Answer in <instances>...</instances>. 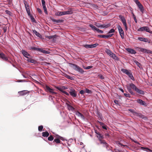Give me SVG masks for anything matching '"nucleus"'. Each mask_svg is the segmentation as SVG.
<instances>
[{
  "instance_id": "obj_1",
  "label": "nucleus",
  "mask_w": 152,
  "mask_h": 152,
  "mask_svg": "<svg viewBox=\"0 0 152 152\" xmlns=\"http://www.w3.org/2000/svg\"><path fill=\"white\" fill-rule=\"evenodd\" d=\"M126 88L128 91L132 95H134L135 93L132 90V89L135 91L136 93L141 94L144 95L145 94L144 91L138 88L133 83H131L129 85L126 86Z\"/></svg>"
},
{
  "instance_id": "obj_2",
  "label": "nucleus",
  "mask_w": 152,
  "mask_h": 152,
  "mask_svg": "<svg viewBox=\"0 0 152 152\" xmlns=\"http://www.w3.org/2000/svg\"><path fill=\"white\" fill-rule=\"evenodd\" d=\"M69 64L70 65V67H72L73 69L77 71L82 74H83L84 73V71L83 69L77 65L72 63H70Z\"/></svg>"
},
{
  "instance_id": "obj_3",
  "label": "nucleus",
  "mask_w": 152,
  "mask_h": 152,
  "mask_svg": "<svg viewBox=\"0 0 152 152\" xmlns=\"http://www.w3.org/2000/svg\"><path fill=\"white\" fill-rule=\"evenodd\" d=\"M73 13V11L71 9L66 11H58L55 13V15L59 16H62L65 15L71 14Z\"/></svg>"
},
{
  "instance_id": "obj_4",
  "label": "nucleus",
  "mask_w": 152,
  "mask_h": 152,
  "mask_svg": "<svg viewBox=\"0 0 152 152\" xmlns=\"http://www.w3.org/2000/svg\"><path fill=\"white\" fill-rule=\"evenodd\" d=\"M134 1L137 5L140 11L142 13H143L144 11V9L143 6L141 4L138 0H134Z\"/></svg>"
},
{
  "instance_id": "obj_5",
  "label": "nucleus",
  "mask_w": 152,
  "mask_h": 152,
  "mask_svg": "<svg viewBox=\"0 0 152 152\" xmlns=\"http://www.w3.org/2000/svg\"><path fill=\"white\" fill-rule=\"evenodd\" d=\"M30 49L38 51L39 52L45 54H49L50 53L49 51L45 50L42 48H38L36 47H31Z\"/></svg>"
},
{
  "instance_id": "obj_6",
  "label": "nucleus",
  "mask_w": 152,
  "mask_h": 152,
  "mask_svg": "<svg viewBox=\"0 0 152 152\" xmlns=\"http://www.w3.org/2000/svg\"><path fill=\"white\" fill-rule=\"evenodd\" d=\"M138 31H144L150 33H152V31H151L149 28L147 26H143L140 27L137 29Z\"/></svg>"
},
{
  "instance_id": "obj_7",
  "label": "nucleus",
  "mask_w": 152,
  "mask_h": 152,
  "mask_svg": "<svg viewBox=\"0 0 152 152\" xmlns=\"http://www.w3.org/2000/svg\"><path fill=\"white\" fill-rule=\"evenodd\" d=\"M133 113L134 115L137 117H138L140 118L144 119V120H146L147 119V117L142 115L141 113L134 111L133 112Z\"/></svg>"
},
{
  "instance_id": "obj_8",
  "label": "nucleus",
  "mask_w": 152,
  "mask_h": 152,
  "mask_svg": "<svg viewBox=\"0 0 152 152\" xmlns=\"http://www.w3.org/2000/svg\"><path fill=\"white\" fill-rule=\"evenodd\" d=\"M70 91L69 92V94L72 97L75 98L77 96V92L75 90L71 88L69 89Z\"/></svg>"
},
{
  "instance_id": "obj_9",
  "label": "nucleus",
  "mask_w": 152,
  "mask_h": 152,
  "mask_svg": "<svg viewBox=\"0 0 152 152\" xmlns=\"http://www.w3.org/2000/svg\"><path fill=\"white\" fill-rule=\"evenodd\" d=\"M69 103H70V102L68 100L65 103V104L67 106L68 110H69V111H74L75 110V108L72 106L70 105Z\"/></svg>"
},
{
  "instance_id": "obj_10",
  "label": "nucleus",
  "mask_w": 152,
  "mask_h": 152,
  "mask_svg": "<svg viewBox=\"0 0 152 152\" xmlns=\"http://www.w3.org/2000/svg\"><path fill=\"white\" fill-rule=\"evenodd\" d=\"M117 27L121 38L123 39L124 38V31L120 25H118Z\"/></svg>"
},
{
  "instance_id": "obj_11",
  "label": "nucleus",
  "mask_w": 152,
  "mask_h": 152,
  "mask_svg": "<svg viewBox=\"0 0 152 152\" xmlns=\"http://www.w3.org/2000/svg\"><path fill=\"white\" fill-rule=\"evenodd\" d=\"M24 3L27 13H28V15H29L31 13L30 12L29 6L27 4V2L26 1H24Z\"/></svg>"
},
{
  "instance_id": "obj_12",
  "label": "nucleus",
  "mask_w": 152,
  "mask_h": 152,
  "mask_svg": "<svg viewBox=\"0 0 152 152\" xmlns=\"http://www.w3.org/2000/svg\"><path fill=\"white\" fill-rule=\"evenodd\" d=\"M114 34H109L108 35H98L97 36V37L99 38H104L105 39H107L109 38H110L112 37L113 35Z\"/></svg>"
},
{
  "instance_id": "obj_13",
  "label": "nucleus",
  "mask_w": 152,
  "mask_h": 152,
  "mask_svg": "<svg viewBox=\"0 0 152 152\" xmlns=\"http://www.w3.org/2000/svg\"><path fill=\"white\" fill-rule=\"evenodd\" d=\"M99 44L97 43H96L94 44H91V45H84V46L85 48H95Z\"/></svg>"
},
{
  "instance_id": "obj_14",
  "label": "nucleus",
  "mask_w": 152,
  "mask_h": 152,
  "mask_svg": "<svg viewBox=\"0 0 152 152\" xmlns=\"http://www.w3.org/2000/svg\"><path fill=\"white\" fill-rule=\"evenodd\" d=\"M45 89L47 91H49L50 93L53 94H56V93L53 91V89L50 88L48 86H46L45 87Z\"/></svg>"
},
{
  "instance_id": "obj_15",
  "label": "nucleus",
  "mask_w": 152,
  "mask_h": 152,
  "mask_svg": "<svg viewBox=\"0 0 152 152\" xmlns=\"http://www.w3.org/2000/svg\"><path fill=\"white\" fill-rule=\"evenodd\" d=\"M138 39L140 41L144 42H145L150 43L149 40L147 38L143 37H138Z\"/></svg>"
},
{
  "instance_id": "obj_16",
  "label": "nucleus",
  "mask_w": 152,
  "mask_h": 152,
  "mask_svg": "<svg viewBox=\"0 0 152 152\" xmlns=\"http://www.w3.org/2000/svg\"><path fill=\"white\" fill-rule=\"evenodd\" d=\"M21 52L23 55L27 58H28V57L31 56L29 53H28V52L25 50H21Z\"/></svg>"
},
{
  "instance_id": "obj_17",
  "label": "nucleus",
  "mask_w": 152,
  "mask_h": 152,
  "mask_svg": "<svg viewBox=\"0 0 152 152\" xmlns=\"http://www.w3.org/2000/svg\"><path fill=\"white\" fill-rule=\"evenodd\" d=\"M28 57V58L26 60L27 61L30 63H33L34 64H35L37 63L36 61L32 59V57L31 56H29Z\"/></svg>"
},
{
  "instance_id": "obj_18",
  "label": "nucleus",
  "mask_w": 152,
  "mask_h": 152,
  "mask_svg": "<svg viewBox=\"0 0 152 152\" xmlns=\"http://www.w3.org/2000/svg\"><path fill=\"white\" fill-rule=\"evenodd\" d=\"M0 58L4 61H7L8 60V58L5 55L2 53H0Z\"/></svg>"
},
{
  "instance_id": "obj_19",
  "label": "nucleus",
  "mask_w": 152,
  "mask_h": 152,
  "mask_svg": "<svg viewBox=\"0 0 152 152\" xmlns=\"http://www.w3.org/2000/svg\"><path fill=\"white\" fill-rule=\"evenodd\" d=\"M126 50L129 53L132 54H135L136 53V52L134 50L131 48H127Z\"/></svg>"
},
{
  "instance_id": "obj_20",
  "label": "nucleus",
  "mask_w": 152,
  "mask_h": 152,
  "mask_svg": "<svg viewBox=\"0 0 152 152\" xmlns=\"http://www.w3.org/2000/svg\"><path fill=\"white\" fill-rule=\"evenodd\" d=\"M28 92L26 90H23L18 92L20 96H24L26 95Z\"/></svg>"
},
{
  "instance_id": "obj_21",
  "label": "nucleus",
  "mask_w": 152,
  "mask_h": 152,
  "mask_svg": "<svg viewBox=\"0 0 152 152\" xmlns=\"http://www.w3.org/2000/svg\"><path fill=\"white\" fill-rule=\"evenodd\" d=\"M137 102L140 105H146V103L145 101H143L141 99H138L137 100Z\"/></svg>"
},
{
  "instance_id": "obj_22",
  "label": "nucleus",
  "mask_w": 152,
  "mask_h": 152,
  "mask_svg": "<svg viewBox=\"0 0 152 152\" xmlns=\"http://www.w3.org/2000/svg\"><path fill=\"white\" fill-rule=\"evenodd\" d=\"M121 71L124 74L127 75L130 72H131V70H128L127 69H122L121 70Z\"/></svg>"
},
{
  "instance_id": "obj_23",
  "label": "nucleus",
  "mask_w": 152,
  "mask_h": 152,
  "mask_svg": "<svg viewBox=\"0 0 152 152\" xmlns=\"http://www.w3.org/2000/svg\"><path fill=\"white\" fill-rule=\"evenodd\" d=\"M121 71L124 74L127 75L130 72H131V70H128L127 69H122L121 70Z\"/></svg>"
},
{
  "instance_id": "obj_24",
  "label": "nucleus",
  "mask_w": 152,
  "mask_h": 152,
  "mask_svg": "<svg viewBox=\"0 0 152 152\" xmlns=\"http://www.w3.org/2000/svg\"><path fill=\"white\" fill-rule=\"evenodd\" d=\"M132 80H134V78L131 72H130L127 75Z\"/></svg>"
},
{
  "instance_id": "obj_25",
  "label": "nucleus",
  "mask_w": 152,
  "mask_h": 152,
  "mask_svg": "<svg viewBox=\"0 0 152 152\" xmlns=\"http://www.w3.org/2000/svg\"><path fill=\"white\" fill-rule=\"evenodd\" d=\"M33 33L34 34L37 36L39 37H41V35L38 32L36 31L35 30H33Z\"/></svg>"
},
{
  "instance_id": "obj_26",
  "label": "nucleus",
  "mask_w": 152,
  "mask_h": 152,
  "mask_svg": "<svg viewBox=\"0 0 152 152\" xmlns=\"http://www.w3.org/2000/svg\"><path fill=\"white\" fill-rule=\"evenodd\" d=\"M139 49L141 52L144 53H147L148 50L143 48H139Z\"/></svg>"
},
{
  "instance_id": "obj_27",
  "label": "nucleus",
  "mask_w": 152,
  "mask_h": 152,
  "mask_svg": "<svg viewBox=\"0 0 152 152\" xmlns=\"http://www.w3.org/2000/svg\"><path fill=\"white\" fill-rule=\"evenodd\" d=\"M49 133L47 131L42 133V136L44 137H47L49 136Z\"/></svg>"
},
{
  "instance_id": "obj_28",
  "label": "nucleus",
  "mask_w": 152,
  "mask_h": 152,
  "mask_svg": "<svg viewBox=\"0 0 152 152\" xmlns=\"http://www.w3.org/2000/svg\"><path fill=\"white\" fill-rule=\"evenodd\" d=\"M110 26V25L109 24H103L101 25V28H107L109 27Z\"/></svg>"
},
{
  "instance_id": "obj_29",
  "label": "nucleus",
  "mask_w": 152,
  "mask_h": 152,
  "mask_svg": "<svg viewBox=\"0 0 152 152\" xmlns=\"http://www.w3.org/2000/svg\"><path fill=\"white\" fill-rule=\"evenodd\" d=\"M99 140L100 141L101 144H103L105 145L106 147H107L108 145V144L105 142V140H102L100 139H99Z\"/></svg>"
},
{
  "instance_id": "obj_30",
  "label": "nucleus",
  "mask_w": 152,
  "mask_h": 152,
  "mask_svg": "<svg viewBox=\"0 0 152 152\" xmlns=\"http://www.w3.org/2000/svg\"><path fill=\"white\" fill-rule=\"evenodd\" d=\"M140 148L141 149L144 150V151H146L147 152L148 151L150 152H152V150L147 148H145L143 147H141Z\"/></svg>"
},
{
  "instance_id": "obj_31",
  "label": "nucleus",
  "mask_w": 152,
  "mask_h": 152,
  "mask_svg": "<svg viewBox=\"0 0 152 152\" xmlns=\"http://www.w3.org/2000/svg\"><path fill=\"white\" fill-rule=\"evenodd\" d=\"M122 23H123V25L125 27V30L126 31H127L128 30V27L126 23V20H125V21L122 22Z\"/></svg>"
},
{
  "instance_id": "obj_32",
  "label": "nucleus",
  "mask_w": 152,
  "mask_h": 152,
  "mask_svg": "<svg viewBox=\"0 0 152 152\" xmlns=\"http://www.w3.org/2000/svg\"><path fill=\"white\" fill-rule=\"evenodd\" d=\"M89 26L92 28L93 30L94 31H96L98 28L95 27L94 26L91 24Z\"/></svg>"
},
{
  "instance_id": "obj_33",
  "label": "nucleus",
  "mask_w": 152,
  "mask_h": 152,
  "mask_svg": "<svg viewBox=\"0 0 152 152\" xmlns=\"http://www.w3.org/2000/svg\"><path fill=\"white\" fill-rule=\"evenodd\" d=\"M119 18L121 19V20L122 21V22L126 20L124 17L122 15H119Z\"/></svg>"
},
{
  "instance_id": "obj_34",
  "label": "nucleus",
  "mask_w": 152,
  "mask_h": 152,
  "mask_svg": "<svg viewBox=\"0 0 152 152\" xmlns=\"http://www.w3.org/2000/svg\"><path fill=\"white\" fill-rule=\"evenodd\" d=\"M53 21L54 22H56L57 23H60L63 22V20L60 19H54Z\"/></svg>"
},
{
  "instance_id": "obj_35",
  "label": "nucleus",
  "mask_w": 152,
  "mask_h": 152,
  "mask_svg": "<svg viewBox=\"0 0 152 152\" xmlns=\"http://www.w3.org/2000/svg\"><path fill=\"white\" fill-rule=\"evenodd\" d=\"M85 92L88 94H91L92 93V91L91 90H89L87 88H86L85 89Z\"/></svg>"
},
{
  "instance_id": "obj_36",
  "label": "nucleus",
  "mask_w": 152,
  "mask_h": 152,
  "mask_svg": "<svg viewBox=\"0 0 152 152\" xmlns=\"http://www.w3.org/2000/svg\"><path fill=\"white\" fill-rule=\"evenodd\" d=\"M28 15L29 16L31 19L32 22H36V21H35V20L34 19V17L31 14H30V15Z\"/></svg>"
},
{
  "instance_id": "obj_37",
  "label": "nucleus",
  "mask_w": 152,
  "mask_h": 152,
  "mask_svg": "<svg viewBox=\"0 0 152 152\" xmlns=\"http://www.w3.org/2000/svg\"><path fill=\"white\" fill-rule=\"evenodd\" d=\"M106 52L107 53V54L109 55V56L110 55L113 53L111 50H110L109 49H106Z\"/></svg>"
},
{
  "instance_id": "obj_38",
  "label": "nucleus",
  "mask_w": 152,
  "mask_h": 152,
  "mask_svg": "<svg viewBox=\"0 0 152 152\" xmlns=\"http://www.w3.org/2000/svg\"><path fill=\"white\" fill-rule=\"evenodd\" d=\"M53 142H55L57 144H58L60 143L61 141L58 138H57L55 139Z\"/></svg>"
},
{
  "instance_id": "obj_39",
  "label": "nucleus",
  "mask_w": 152,
  "mask_h": 152,
  "mask_svg": "<svg viewBox=\"0 0 152 152\" xmlns=\"http://www.w3.org/2000/svg\"><path fill=\"white\" fill-rule=\"evenodd\" d=\"M134 62L136 64V65L139 67L140 68L141 65L140 63H139L138 61H134Z\"/></svg>"
},
{
  "instance_id": "obj_40",
  "label": "nucleus",
  "mask_w": 152,
  "mask_h": 152,
  "mask_svg": "<svg viewBox=\"0 0 152 152\" xmlns=\"http://www.w3.org/2000/svg\"><path fill=\"white\" fill-rule=\"evenodd\" d=\"M56 88L60 91L62 93V91H63L64 90H63V88H62V86L61 87H57Z\"/></svg>"
},
{
  "instance_id": "obj_41",
  "label": "nucleus",
  "mask_w": 152,
  "mask_h": 152,
  "mask_svg": "<svg viewBox=\"0 0 152 152\" xmlns=\"http://www.w3.org/2000/svg\"><path fill=\"white\" fill-rule=\"evenodd\" d=\"M43 8V9L44 10V12L46 14H48V11H47V8L46 7V6H42Z\"/></svg>"
},
{
  "instance_id": "obj_42",
  "label": "nucleus",
  "mask_w": 152,
  "mask_h": 152,
  "mask_svg": "<svg viewBox=\"0 0 152 152\" xmlns=\"http://www.w3.org/2000/svg\"><path fill=\"white\" fill-rule=\"evenodd\" d=\"M53 139L54 138L52 135L50 136L48 138V140L50 141H52Z\"/></svg>"
},
{
  "instance_id": "obj_43",
  "label": "nucleus",
  "mask_w": 152,
  "mask_h": 152,
  "mask_svg": "<svg viewBox=\"0 0 152 152\" xmlns=\"http://www.w3.org/2000/svg\"><path fill=\"white\" fill-rule=\"evenodd\" d=\"M56 36V35H54L53 36H48L47 37L49 39H54V38H55V37Z\"/></svg>"
},
{
  "instance_id": "obj_44",
  "label": "nucleus",
  "mask_w": 152,
  "mask_h": 152,
  "mask_svg": "<svg viewBox=\"0 0 152 152\" xmlns=\"http://www.w3.org/2000/svg\"><path fill=\"white\" fill-rule=\"evenodd\" d=\"M43 127L41 125L38 127V131L39 132H41L43 129Z\"/></svg>"
},
{
  "instance_id": "obj_45",
  "label": "nucleus",
  "mask_w": 152,
  "mask_h": 152,
  "mask_svg": "<svg viewBox=\"0 0 152 152\" xmlns=\"http://www.w3.org/2000/svg\"><path fill=\"white\" fill-rule=\"evenodd\" d=\"M82 114V113H81L78 111L76 112L75 113L76 115H77L78 117H80Z\"/></svg>"
},
{
  "instance_id": "obj_46",
  "label": "nucleus",
  "mask_w": 152,
  "mask_h": 152,
  "mask_svg": "<svg viewBox=\"0 0 152 152\" xmlns=\"http://www.w3.org/2000/svg\"><path fill=\"white\" fill-rule=\"evenodd\" d=\"M110 56L111 57H112L113 58H115L116 57L115 55V54L113 53Z\"/></svg>"
},
{
  "instance_id": "obj_47",
  "label": "nucleus",
  "mask_w": 152,
  "mask_h": 152,
  "mask_svg": "<svg viewBox=\"0 0 152 152\" xmlns=\"http://www.w3.org/2000/svg\"><path fill=\"white\" fill-rule=\"evenodd\" d=\"M5 12L6 14L9 15H11L12 14V13L10 11L8 10H5Z\"/></svg>"
},
{
  "instance_id": "obj_48",
  "label": "nucleus",
  "mask_w": 152,
  "mask_h": 152,
  "mask_svg": "<svg viewBox=\"0 0 152 152\" xmlns=\"http://www.w3.org/2000/svg\"><path fill=\"white\" fill-rule=\"evenodd\" d=\"M98 33H103L104 32L103 31L99 29L98 28H97L96 31Z\"/></svg>"
},
{
  "instance_id": "obj_49",
  "label": "nucleus",
  "mask_w": 152,
  "mask_h": 152,
  "mask_svg": "<svg viewBox=\"0 0 152 152\" xmlns=\"http://www.w3.org/2000/svg\"><path fill=\"white\" fill-rule=\"evenodd\" d=\"M124 96H125L126 97H131L130 95L129 94L124 93Z\"/></svg>"
},
{
  "instance_id": "obj_50",
  "label": "nucleus",
  "mask_w": 152,
  "mask_h": 152,
  "mask_svg": "<svg viewBox=\"0 0 152 152\" xmlns=\"http://www.w3.org/2000/svg\"><path fill=\"white\" fill-rule=\"evenodd\" d=\"M114 32H115L114 29H113V28H112L108 32V34H110V33H113Z\"/></svg>"
},
{
  "instance_id": "obj_51",
  "label": "nucleus",
  "mask_w": 152,
  "mask_h": 152,
  "mask_svg": "<svg viewBox=\"0 0 152 152\" xmlns=\"http://www.w3.org/2000/svg\"><path fill=\"white\" fill-rule=\"evenodd\" d=\"M101 25L100 23H98L96 24V26L98 28H101Z\"/></svg>"
},
{
  "instance_id": "obj_52",
  "label": "nucleus",
  "mask_w": 152,
  "mask_h": 152,
  "mask_svg": "<svg viewBox=\"0 0 152 152\" xmlns=\"http://www.w3.org/2000/svg\"><path fill=\"white\" fill-rule=\"evenodd\" d=\"M66 77L68 79L72 80V78L70 76L68 75H66Z\"/></svg>"
},
{
  "instance_id": "obj_53",
  "label": "nucleus",
  "mask_w": 152,
  "mask_h": 152,
  "mask_svg": "<svg viewBox=\"0 0 152 152\" xmlns=\"http://www.w3.org/2000/svg\"><path fill=\"white\" fill-rule=\"evenodd\" d=\"M92 66H88L87 67H84L83 68L85 69H88L91 68H92Z\"/></svg>"
},
{
  "instance_id": "obj_54",
  "label": "nucleus",
  "mask_w": 152,
  "mask_h": 152,
  "mask_svg": "<svg viewBox=\"0 0 152 152\" xmlns=\"http://www.w3.org/2000/svg\"><path fill=\"white\" fill-rule=\"evenodd\" d=\"M98 77L101 79H104V77L102 75L100 74L98 75Z\"/></svg>"
},
{
  "instance_id": "obj_55",
  "label": "nucleus",
  "mask_w": 152,
  "mask_h": 152,
  "mask_svg": "<svg viewBox=\"0 0 152 152\" xmlns=\"http://www.w3.org/2000/svg\"><path fill=\"white\" fill-rule=\"evenodd\" d=\"M85 92V90H82L80 91L79 93L81 94H84Z\"/></svg>"
},
{
  "instance_id": "obj_56",
  "label": "nucleus",
  "mask_w": 152,
  "mask_h": 152,
  "mask_svg": "<svg viewBox=\"0 0 152 152\" xmlns=\"http://www.w3.org/2000/svg\"><path fill=\"white\" fill-rule=\"evenodd\" d=\"M96 133L98 135V137L99 138H103V136H102L101 134H98L97 133H96Z\"/></svg>"
},
{
  "instance_id": "obj_57",
  "label": "nucleus",
  "mask_w": 152,
  "mask_h": 152,
  "mask_svg": "<svg viewBox=\"0 0 152 152\" xmlns=\"http://www.w3.org/2000/svg\"><path fill=\"white\" fill-rule=\"evenodd\" d=\"M62 93L66 94L67 96H69V93H67V92L65 91H62Z\"/></svg>"
},
{
  "instance_id": "obj_58",
  "label": "nucleus",
  "mask_w": 152,
  "mask_h": 152,
  "mask_svg": "<svg viewBox=\"0 0 152 152\" xmlns=\"http://www.w3.org/2000/svg\"><path fill=\"white\" fill-rule=\"evenodd\" d=\"M42 6L45 5V2L44 0H41Z\"/></svg>"
},
{
  "instance_id": "obj_59",
  "label": "nucleus",
  "mask_w": 152,
  "mask_h": 152,
  "mask_svg": "<svg viewBox=\"0 0 152 152\" xmlns=\"http://www.w3.org/2000/svg\"><path fill=\"white\" fill-rule=\"evenodd\" d=\"M57 138H59H59H60V139H61L62 140H64V138L62 137H61V136H59V135H57Z\"/></svg>"
},
{
  "instance_id": "obj_60",
  "label": "nucleus",
  "mask_w": 152,
  "mask_h": 152,
  "mask_svg": "<svg viewBox=\"0 0 152 152\" xmlns=\"http://www.w3.org/2000/svg\"><path fill=\"white\" fill-rule=\"evenodd\" d=\"M79 117H80V118H81L82 119H83L84 120H85V117L82 114Z\"/></svg>"
},
{
  "instance_id": "obj_61",
  "label": "nucleus",
  "mask_w": 152,
  "mask_h": 152,
  "mask_svg": "<svg viewBox=\"0 0 152 152\" xmlns=\"http://www.w3.org/2000/svg\"><path fill=\"white\" fill-rule=\"evenodd\" d=\"M98 117L99 118L102 120H103V118L102 115L100 114H99L98 115Z\"/></svg>"
},
{
  "instance_id": "obj_62",
  "label": "nucleus",
  "mask_w": 152,
  "mask_h": 152,
  "mask_svg": "<svg viewBox=\"0 0 152 152\" xmlns=\"http://www.w3.org/2000/svg\"><path fill=\"white\" fill-rule=\"evenodd\" d=\"M37 11L38 12L40 13V14H41L42 13V11H41V10L39 8H37Z\"/></svg>"
},
{
  "instance_id": "obj_63",
  "label": "nucleus",
  "mask_w": 152,
  "mask_h": 152,
  "mask_svg": "<svg viewBox=\"0 0 152 152\" xmlns=\"http://www.w3.org/2000/svg\"><path fill=\"white\" fill-rule=\"evenodd\" d=\"M102 127L103 129H105L107 130V126L105 125V124L104 126H102Z\"/></svg>"
},
{
  "instance_id": "obj_64",
  "label": "nucleus",
  "mask_w": 152,
  "mask_h": 152,
  "mask_svg": "<svg viewBox=\"0 0 152 152\" xmlns=\"http://www.w3.org/2000/svg\"><path fill=\"white\" fill-rule=\"evenodd\" d=\"M116 143L117 145H121V147L122 145H123V144H122L119 141H117L116 142Z\"/></svg>"
}]
</instances>
